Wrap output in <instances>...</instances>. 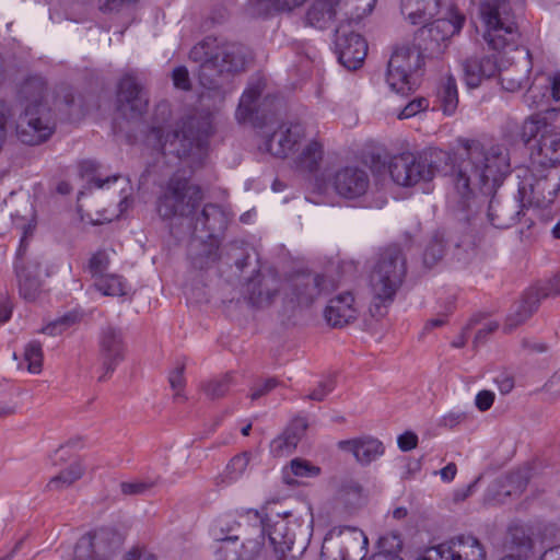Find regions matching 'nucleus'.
Listing matches in <instances>:
<instances>
[{
    "mask_svg": "<svg viewBox=\"0 0 560 560\" xmlns=\"http://www.w3.org/2000/svg\"><path fill=\"white\" fill-rule=\"evenodd\" d=\"M171 387L176 390V396H179V390L184 387V366H177L171 372L168 376Z\"/></svg>",
    "mask_w": 560,
    "mask_h": 560,
    "instance_id": "nucleus-61",
    "label": "nucleus"
},
{
    "mask_svg": "<svg viewBox=\"0 0 560 560\" xmlns=\"http://www.w3.org/2000/svg\"><path fill=\"white\" fill-rule=\"evenodd\" d=\"M340 8V0H313L306 13L308 25L325 30L330 26Z\"/></svg>",
    "mask_w": 560,
    "mask_h": 560,
    "instance_id": "nucleus-31",
    "label": "nucleus"
},
{
    "mask_svg": "<svg viewBox=\"0 0 560 560\" xmlns=\"http://www.w3.org/2000/svg\"><path fill=\"white\" fill-rule=\"evenodd\" d=\"M289 471L295 476L301 478H314L320 474V468L316 465H313L311 462L302 458H294L291 460L289 468L284 470V479L285 482L291 485L293 480L289 477Z\"/></svg>",
    "mask_w": 560,
    "mask_h": 560,
    "instance_id": "nucleus-39",
    "label": "nucleus"
},
{
    "mask_svg": "<svg viewBox=\"0 0 560 560\" xmlns=\"http://www.w3.org/2000/svg\"><path fill=\"white\" fill-rule=\"evenodd\" d=\"M315 186L319 191H326L331 186L341 198L354 200L369 190L370 176L363 168L347 166L317 177Z\"/></svg>",
    "mask_w": 560,
    "mask_h": 560,
    "instance_id": "nucleus-11",
    "label": "nucleus"
},
{
    "mask_svg": "<svg viewBox=\"0 0 560 560\" xmlns=\"http://www.w3.org/2000/svg\"><path fill=\"white\" fill-rule=\"evenodd\" d=\"M306 429V420L303 418H296L288 425V428L284 430V433L289 434L293 441L299 443L302 436L304 435Z\"/></svg>",
    "mask_w": 560,
    "mask_h": 560,
    "instance_id": "nucleus-55",
    "label": "nucleus"
},
{
    "mask_svg": "<svg viewBox=\"0 0 560 560\" xmlns=\"http://www.w3.org/2000/svg\"><path fill=\"white\" fill-rule=\"evenodd\" d=\"M398 446L402 452H409L417 447L418 436L411 431H407L398 436Z\"/></svg>",
    "mask_w": 560,
    "mask_h": 560,
    "instance_id": "nucleus-59",
    "label": "nucleus"
},
{
    "mask_svg": "<svg viewBox=\"0 0 560 560\" xmlns=\"http://www.w3.org/2000/svg\"><path fill=\"white\" fill-rule=\"evenodd\" d=\"M378 544L382 552L388 556H396L402 549L401 536L396 532L388 533L381 537Z\"/></svg>",
    "mask_w": 560,
    "mask_h": 560,
    "instance_id": "nucleus-47",
    "label": "nucleus"
},
{
    "mask_svg": "<svg viewBox=\"0 0 560 560\" xmlns=\"http://www.w3.org/2000/svg\"><path fill=\"white\" fill-rule=\"evenodd\" d=\"M405 275L406 258L399 246L392 245L380 253L370 273L373 304L380 315L381 307L394 301Z\"/></svg>",
    "mask_w": 560,
    "mask_h": 560,
    "instance_id": "nucleus-7",
    "label": "nucleus"
},
{
    "mask_svg": "<svg viewBox=\"0 0 560 560\" xmlns=\"http://www.w3.org/2000/svg\"><path fill=\"white\" fill-rule=\"evenodd\" d=\"M189 60L197 65L195 75L200 85L222 101L223 86L246 69L249 54L241 44L207 37L190 49Z\"/></svg>",
    "mask_w": 560,
    "mask_h": 560,
    "instance_id": "nucleus-2",
    "label": "nucleus"
},
{
    "mask_svg": "<svg viewBox=\"0 0 560 560\" xmlns=\"http://www.w3.org/2000/svg\"><path fill=\"white\" fill-rule=\"evenodd\" d=\"M324 155V145L317 139H312L302 149L296 158V164L307 171H314L319 165Z\"/></svg>",
    "mask_w": 560,
    "mask_h": 560,
    "instance_id": "nucleus-33",
    "label": "nucleus"
},
{
    "mask_svg": "<svg viewBox=\"0 0 560 560\" xmlns=\"http://www.w3.org/2000/svg\"><path fill=\"white\" fill-rule=\"evenodd\" d=\"M230 221L229 214L218 205H206L201 213L196 220V230H201L208 233L207 237L214 238L218 233H221L228 226Z\"/></svg>",
    "mask_w": 560,
    "mask_h": 560,
    "instance_id": "nucleus-30",
    "label": "nucleus"
},
{
    "mask_svg": "<svg viewBox=\"0 0 560 560\" xmlns=\"http://www.w3.org/2000/svg\"><path fill=\"white\" fill-rule=\"evenodd\" d=\"M278 384H279L278 380L268 378L264 383L256 385L252 389L250 399L256 400V399L267 395L269 392H271L273 388H276Z\"/></svg>",
    "mask_w": 560,
    "mask_h": 560,
    "instance_id": "nucleus-58",
    "label": "nucleus"
},
{
    "mask_svg": "<svg viewBox=\"0 0 560 560\" xmlns=\"http://www.w3.org/2000/svg\"><path fill=\"white\" fill-rule=\"evenodd\" d=\"M429 107V101L424 97H417L409 102L397 115L399 119H407L424 112Z\"/></svg>",
    "mask_w": 560,
    "mask_h": 560,
    "instance_id": "nucleus-52",
    "label": "nucleus"
},
{
    "mask_svg": "<svg viewBox=\"0 0 560 560\" xmlns=\"http://www.w3.org/2000/svg\"><path fill=\"white\" fill-rule=\"evenodd\" d=\"M148 106V98L140 83L131 74H126L118 84L117 107L127 118L141 116Z\"/></svg>",
    "mask_w": 560,
    "mask_h": 560,
    "instance_id": "nucleus-19",
    "label": "nucleus"
},
{
    "mask_svg": "<svg viewBox=\"0 0 560 560\" xmlns=\"http://www.w3.org/2000/svg\"><path fill=\"white\" fill-rule=\"evenodd\" d=\"M335 388V382L331 377H327L318 383V385L307 395L306 398L314 401H323L328 394Z\"/></svg>",
    "mask_w": 560,
    "mask_h": 560,
    "instance_id": "nucleus-53",
    "label": "nucleus"
},
{
    "mask_svg": "<svg viewBox=\"0 0 560 560\" xmlns=\"http://www.w3.org/2000/svg\"><path fill=\"white\" fill-rule=\"evenodd\" d=\"M357 307L351 292L332 298L325 308V318L332 327H342L357 318Z\"/></svg>",
    "mask_w": 560,
    "mask_h": 560,
    "instance_id": "nucleus-26",
    "label": "nucleus"
},
{
    "mask_svg": "<svg viewBox=\"0 0 560 560\" xmlns=\"http://www.w3.org/2000/svg\"><path fill=\"white\" fill-rule=\"evenodd\" d=\"M560 108L545 106L527 117V150L532 167H557L560 164V131L556 122Z\"/></svg>",
    "mask_w": 560,
    "mask_h": 560,
    "instance_id": "nucleus-6",
    "label": "nucleus"
},
{
    "mask_svg": "<svg viewBox=\"0 0 560 560\" xmlns=\"http://www.w3.org/2000/svg\"><path fill=\"white\" fill-rule=\"evenodd\" d=\"M306 0H258L259 13L289 12L301 7Z\"/></svg>",
    "mask_w": 560,
    "mask_h": 560,
    "instance_id": "nucleus-43",
    "label": "nucleus"
},
{
    "mask_svg": "<svg viewBox=\"0 0 560 560\" xmlns=\"http://www.w3.org/2000/svg\"><path fill=\"white\" fill-rule=\"evenodd\" d=\"M548 91L552 101H560V71L541 72L535 75L532 85L527 89L532 100L529 107L538 112L545 106H551Z\"/></svg>",
    "mask_w": 560,
    "mask_h": 560,
    "instance_id": "nucleus-22",
    "label": "nucleus"
},
{
    "mask_svg": "<svg viewBox=\"0 0 560 560\" xmlns=\"http://www.w3.org/2000/svg\"><path fill=\"white\" fill-rule=\"evenodd\" d=\"M125 560H158V558L147 549L135 548L126 555Z\"/></svg>",
    "mask_w": 560,
    "mask_h": 560,
    "instance_id": "nucleus-64",
    "label": "nucleus"
},
{
    "mask_svg": "<svg viewBox=\"0 0 560 560\" xmlns=\"http://www.w3.org/2000/svg\"><path fill=\"white\" fill-rule=\"evenodd\" d=\"M238 524L233 518L226 516L219 518L212 527V535L219 544L224 539H238L236 530Z\"/></svg>",
    "mask_w": 560,
    "mask_h": 560,
    "instance_id": "nucleus-41",
    "label": "nucleus"
},
{
    "mask_svg": "<svg viewBox=\"0 0 560 560\" xmlns=\"http://www.w3.org/2000/svg\"><path fill=\"white\" fill-rule=\"evenodd\" d=\"M24 360L27 363V370L37 374L43 366V350L40 343L36 341L30 342L24 350Z\"/></svg>",
    "mask_w": 560,
    "mask_h": 560,
    "instance_id": "nucleus-44",
    "label": "nucleus"
},
{
    "mask_svg": "<svg viewBox=\"0 0 560 560\" xmlns=\"http://www.w3.org/2000/svg\"><path fill=\"white\" fill-rule=\"evenodd\" d=\"M533 182L529 184V205L536 208H547L553 203L560 190V168L532 167Z\"/></svg>",
    "mask_w": 560,
    "mask_h": 560,
    "instance_id": "nucleus-16",
    "label": "nucleus"
},
{
    "mask_svg": "<svg viewBox=\"0 0 560 560\" xmlns=\"http://www.w3.org/2000/svg\"><path fill=\"white\" fill-rule=\"evenodd\" d=\"M523 492V485L521 482L520 475H511L504 478L501 481L500 489L497 491L498 497L504 494L505 497H510L512 494H521Z\"/></svg>",
    "mask_w": 560,
    "mask_h": 560,
    "instance_id": "nucleus-50",
    "label": "nucleus"
},
{
    "mask_svg": "<svg viewBox=\"0 0 560 560\" xmlns=\"http://www.w3.org/2000/svg\"><path fill=\"white\" fill-rule=\"evenodd\" d=\"M444 0H401V13L411 24H423L440 12Z\"/></svg>",
    "mask_w": 560,
    "mask_h": 560,
    "instance_id": "nucleus-28",
    "label": "nucleus"
},
{
    "mask_svg": "<svg viewBox=\"0 0 560 560\" xmlns=\"http://www.w3.org/2000/svg\"><path fill=\"white\" fill-rule=\"evenodd\" d=\"M262 83L250 84L243 93L238 107L236 109V118L240 121L248 119L255 110V103L261 93Z\"/></svg>",
    "mask_w": 560,
    "mask_h": 560,
    "instance_id": "nucleus-37",
    "label": "nucleus"
},
{
    "mask_svg": "<svg viewBox=\"0 0 560 560\" xmlns=\"http://www.w3.org/2000/svg\"><path fill=\"white\" fill-rule=\"evenodd\" d=\"M172 80L177 89L188 91L191 88L189 72L184 66L176 67L172 71Z\"/></svg>",
    "mask_w": 560,
    "mask_h": 560,
    "instance_id": "nucleus-54",
    "label": "nucleus"
},
{
    "mask_svg": "<svg viewBox=\"0 0 560 560\" xmlns=\"http://www.w3.org/2000/svg\"><path fill=\"white\" fill-rule=\"evenodd\" d=\"M296 445L298 443L293 441L289 434L283 432L281 435L272 440L270 448L276 456H284L291 454Z\"/></svg>",
    "mask_w": 560,
    "mask_h": 560,
    "instance_id": "nucleus-49",
    "label": "nucleus"
},
{
    "mask_svg": "<svg viewBox=\"0 0 560 560\" xmlns=\"http://www.w3.org/2000/svg\"><path fill=\"white\" fill-rule=\"evenodd\" d=\"M249 460L250 455L246 452L234 456L228 464L224 476H219L215 478V483H229L240 479L246 471Z\"/></svg>",
    "mask_w": 560,
    "mask_h": 560,
    "instance_id": "nucleus-36",
    "label": "nucleus"
},
{
    "mask_svg": "<svg viewBox=\"0 0 560 560\" xmlns=\"http://www.w3.org/2000/svg\"><path fill=\"white\" fill-rule=\"evenodd\" d=\"M441 108L445 115H453L458 105V93L456 81L453 77H447L439 91Z\"/></svg>",
    "mask_w": 560,
    "mask_h": 560,
    "instance_id": "nucleus-35",
    "label": "nucleus"
},
{
    "mask_svg": "<svg viewBox=\"0 0 560 560\" xmlns=\"http://www.w3.org/2000/svg\"><path fill=\"white\" fill-rule=\"evenodd\" d=\"M306 137V127L302 122H287L267 139L266 150L277 158H287L295 152L302 139Z\"/></svg>",
    "mask_w": 560,
    "mask_h": 560,
    "instance_id": "nucleus-20",
    "label": "nucleus"
},
{
    "mask_svg": "<svg viewBox=\"0 0 560 560\" xmlns=\"http://www.w3.org/2000/svg\"><path fill=\"white\" fill-rule=\"evenodd\" d=\"M464 22V15L451 7L447 8L443 18L436 19L433 23L425 25L419 31L418 36L422 40L429 42L423 50L429 51L431 56L442 54L445 42L459 33Z\"/></svg>",
    "mask_w": 560,
    "mask_h": 560,
    "instance_id": "nucleus-13",
    "label": "nucleus"
},
{
    "mask_svg": "<svg viewBox=\"0 0 560 560\" xmlns=\"http://www.w3.org/2000/svg\"><path fill=\"white\" fill-rule=\"evenodd\" d=\"M500 82L502 88L509 92H516L522 88V78H514L509 73L501 75Z\"/></svg>",
    "mask_w": 560,
    "mask_h": 560,
    "instance_id": "nucleus-62",
    "label": "nucleus"
},
{
    "mask_svg": "<svg viewBox=\"0 0 560 560\" xmlns=\"http://www.w3.org/2000/svg\"><path fill=\"white\" fill-rule=\"evenodd\" d=\"M77 320V316L73 314H68L62 318L56 320L51 325L47 326L44 331L49 335H58L61 334L66 328L70 325L74 324Z\"/></svg>",
    "mask_w": 560,
    "mask_h": 560,
    "instance_id": "nucleus-56",
    "label": "nucleus"
},
{
    "mask_svg": "<svg viewBox=\"0 0 560 560\" xmlns=\"http://www.w3.org/2000/svg\"><path fill=\"white\" fill-rule=\"evenodd\" d=\"M277 280L275 278H264L260 283V285L264 287V290L260 289L258 292L253 290L250 294V300L259 306L269 304L272 301L275 293L277 291L276 287L270 285V283L275 284Z\"/></svg>",
    "mask_w": 560,
    "mask_h": 560,
    "instance_id": "nucleus-45",
    "label": "nucleus"
},
{
    "mask_svg": "<svg viewBox=\"0 0 560 560\" xmlns=\"http://www.w3.org/2000/svg\"><path fill=\"white\" fill-rule=\"evenodd\" d=\"M254 515L261 524L262 535L268 537L276 560H299L305 550L304 536L313 526V510L311 505L305 508V517L299 520L291 512L267 515L264 520L257 511Z\"/></svg>",
    "mask_w": 560,
    "mask_h": 560,
    "instance_id": "nucleus-5",
    "label": "nucleus"
},
{
    "mask_svg": "<svg viewBox=\"0 0 560 560\" xmlns=\"http://www.w3.org/2000/svg\"><path fill=\"white\" fill-rule=\"evenodd\" d=\"M423 58L424 50L420 46L408 43L397 45L387 65L386 82L389 89L401 95L416 90Z\"/></svg>",
    "mask_w": 560,
    "mask_h": 560,
    "instance_id": "nucleus-8",
    "label": "nucleus"
},
{
    "mask_svg": "<svg viewBox=\"0 0 560 560\" xmlns=\"http://www.w3.org/2000/svg\"><path fill=\"white\" fill-rule=\"evenodd\" d=\"M369 545L365 534L354 527L334 528L325 537L323 549L331 555L339 549L334 560H359Z\"/></svg>",
    "mask_w": 560,
    "mask_h": 560,
    "instance_id": "nucleus-14",
    "label": "nucleus"
},
{
    "mask_svg": "<svg viewBox=\"0 0 560 560\" xmlns=\"http://www.w3.org/2000/svg\"><path fill=\"white\" fill-rule=\"evenodd\" d=\"M85 467L79 459L73 460L70 465L62 469L58 475L54 476L47 483L46 488L49 491H61L69 488L75 481L82 478Z\"/></svg>",
    "mask_w": 560,
    "mask_h": 560,
    "instance_id": "nucleus-32",
    "label": "nucleus"
},
{
    "mask_svg": "<svg viewBox=\"0 0 560 560\" xmlns=\"http://www.w3.org/2000/svg\"><path fill=\"white\" fill-rule=\"evenodd\" d=\"M110 264L109 254L106 250L96 252L90 259L89 270L92 277L96 280L102 276H106V270Z\"/></svg>",
    "mask_w": 560,
    "mask_h": 560,
    "instance_id": "nucleus-46",
    "label": "nucleus"
},
{
    "mask_svg": "<svg viewBox=\"0 0 560 560\" xmlns=\"http://www.w3.org/2000/svg\"><path fill=\"white\" fill-rule=\"evenodd\" d=\"M98 346L104 370L100 381H105L125 359L126 346L121 330L113 326L104 327L100 335Z\"/></svg>",
    "mask_w": 560,
    "mask_h": 560,
    "instance_id": "nucleus-18",
    "label": "nucleus"
},
{
    "mask_svg": "<svg viewBox=\"0 0 560 560\" xmlns=\"http://www.w3.org/2000/svg\"><path fill=\"white\" fill-rule=\"evenodd\" d=\"M453 560H486L481 541L472 535H458L450 540Z\"/></svg>",
    "mask_w": 560,
    "mask_h": 560,
    "instance_id": "nucleus-29",
    "label": "nucleus"
},
{
    "mask_svg": "<svg viewBox=\"0 0 560 560\" xmlns=\"http://www.w3.org/2000/svg\"><path fill=\"white\" fill-rule=\"evenodd\" d=\"M118 547L119 538L116 534L108 529H98L78 540L72 560H108Z\"/></svg>",
    "mask_w": 560,
    "mask_h": 560,
    "instance_id": "nucleus-15",
    "label": "nucleus"
},
{
    "mask_svg": "<svg viewBox=\"0 0 560 560\" xmlns=\"http://www.w3.org/2000/svg\"><path fill=\"white\" fill-rule=\"evenodd\" d=\"M495 395L491 390H480L475 398V406L480 411L489 410L494 402Z\"/></svg>",
    "mask_w": 560,
    "mask_h": 560,
    "instance_id": "nucleus-57",
    "label": "nucleus"
},
{
    "mask_svg": "<svg viewBox=\"0 0 560 560\" xmlns=\"http://www.w3.org/2000/svg\"><path fill=\"white\" fill-rule=\"evenodd\" d=\"M202 200L199 186L188 179L173 176L156 200V212L163 220L190 215Z\"/></svg>",
    "mask_w": 560,
    "mask_h": 560,
    "instance_id": "nucleus-10",
    "label": "nucleus"
},
{
    "mask_svg": "<svg viewBox=\"0 0 560 560\" xmlns=\"http://www.w3.org/2000/svg\"><path fill=\"white\" fill-rule=\"evenodd\" d=\"M418 560H453L450 541L428 548Z\"/></svg>",
    "mask_w": 560,
    "mask_h": 560,
    "instance_id": "nucleus-51",
    "label": "nucleus"
},
{
    "mask_svg": "<svg viewBox=\"0 0 560 560\" xmlns=\"http://www.w3.org/2000/svg\"><path fill=\"white\" fill-rule=\"evenodd\" d=\"M262 549L258 539H247L240 542L238 539H224L215 549L218 560H256Z\"/></svg>",
    "mask_w": 560,
    "mask_h": 560,
    "instance_id": "nucleus-27",
    "label": "nucleus"
},
{
    "mask_svg": "<svg viewBox=\"0 0 560 560\" xmlns=\"http://www.w3.org/2000/svg\"><path fill=\"white\" fill-rule=\"evenodd\" d=\"M466 419L465 412L462 411H451L444 415L440 420V425L446 428H454L462 423Z\"/></svg>",
    "mask_w": 560,
    "mask_h": 560,
    "instance_id": "nucleus-60",
    "label": "nucleus"
},
{
    "mask_svg": "<svg viewBox=\"0 0 560 560\" xmlns=\"http://www.w3.org/2000/svg\"><path fill=\"white\" fill-rule=\"evenodd\" d=\"M211 132V116L207 114L183 119L167 131L153 128L148 141L154 140L164 155H175L191 168H197L207 156V138Z\"/></svg>",
    "mask_w": 560,
    "mask_h": 560,
    "instance_id": "nucleus-4",
    "label": "nucleus"
},
{
    "mask_svg": "<svg viewBox=\"0 0 560 560\" xmlns=\"http://www.w3.org/2000/svg\"><path fill=\"white\" fill-rule=\"evenodd\" d=\"M334 287V282L322 275L305 272L292 277L285 283L284 295L290 303L308 306Z\"/></svg>",
    "mask_w": 560,
    "mask_h": 560,
    "instance_id": "nucleus-12",
    "label": "nucleus"
},
{
    "mask_svg": "<svg viewBox=\"0 0 560 560\" xmlns=\"http://www.w3.org/2000/svg\"><path fill=\"white\" fill-rule=\"evenodd\" d=\"M463 72L467 86L478 88L483 80L490 79L499 72L497 57L468 58L463 62Z\"/></svg>",
    "mask_w": 560,
    "mask_h": 560,
    "instance_id": "nucleus-25",
    "label": "nucleus"
},
{
    "mask_svg": "<svg viewBox=\"0 0 560 560\" xmlns=\"http://www.w3.org/2000/svg\"><path fill=\"white\" fill-rule=\"evenodd\" d=\"M504 129L510 137L520 136L523 138L525 136L523 122L511 117L506 118Z\"/></svg>",
    "mask_w": 560,
    "mask_h": 560,
    "instance_id": "nucleus-63",
    "label": "nucleus"
},
{
    "mask_svg": "<svg viewBox=\"0 0 560 560\" xmlns=\"http://www.w3.org/2000/svg\"><path fill=\"white\" fill-rule=\"evenodd\" d=\"M485 25L483 39L494 49L514 46L520 37L518 27L503 0H487L479 5Z\"/></svg>",
    "mask_w": 560,
    "mask_h": 560,
    "instance_id": "nucleus-9",
    "label": "nucleus"
},
{
    "mask_svg": "<svg viewBox=\"0 0 560 560\" xmlns=\"http://www.w3.org/2000/svg\"><path fill=\"white\" fill-rule=\"evenodd\" d=\"M338 448L349 452L361 465H369L384 454L383 443L373 436H361L338 442Z\"/></svg>",
    "mask_w": 560,
    "mask_h": 560,
    "instance_id": "nucleus-24",
    "label": "nucleus"
},
{
    "mask_svg": "<svg viewBox=\"0 0 560 560\" xmlns=\"http://www.w3.org/2000/svg\"><path fill=\"white\" fill-rule=\"evenodd\" d=\"M155 486L150 480H132L120 483V491L125 495H142L149 492Z\"/></svg>",
    "mask_w": 560,
    "mask_h": 560,
    "instance_id": "nucleus-48",
    "label": "nucleus"
},
{
    "mask_svg": "<svg viewBox=\"0 0 560 560\" xmlns=\"http://www.w3.org/2000/svg\"><path fill=\"white\" fill-rule=\"evenodd\" d=\"M336 48L339 61L349 70H355L363 63L368 54L365 39L353 31H348L345 23L336 28Z\"/></svg>",
    "mask_w": 560,
    "mask_h": 560,
    "instance_id": "nucleus-17",
    "label": "nucleus"
},
{
    "mask_svg": "<svg viewBox=\"0 0 560 560\" xmlns=\"http://www.w3.org/2000/svg\"><path fill=\"white\" fill-rule=\"evenodd\" d=\"M24 238L21 240L20 247L18 249L16 258L18 261L15 264L16 277L19 280V288L21 295L28 301H33L36 299L38 292L42 288L40 280V267L42 264L37 259H33L27 262L26 266H21L19 261L22 260V257L25 253Z\"/></svg>",
    "mask_w": 560,
    "mask_h": 560,
    "instance_id": "nucleus-23",
    "label": "nucleus"
},
{
    "mask_svg": "<svg viewBox=\"0 0 560 560\" xmlns=\"http://www.w3.org/2000/svg\"><path fill=\"white\" fill-rule=\"evenodd\" d=\"M392 179L399 186L411 187L429 183L436 175L448 178L450 207L465 209L481 194H491L501 176L508 172V153L499 144L486 145L466 141L454 158L447 152L433 150L420 155L402 153L388 165Z\"/></svg>",
    "mask_w": 560,
    "mask_h": 560,
    "instance_id": "nucleus-1",
    "label": "nucleus"
},
{
    "mask_svg": "<svg viewBox=\"0 0 560 560\" xmlns=\"http://www.w3.org/2000/svg\"><path fill=\"white\" fill-rule=\"evenodd\" d=\"M545 287V279H538L532 282L529 288H527V315L536 313L544 300L555 298L549 290L542 289Z\"/></svg>",
    "mask_w": 560,
    "mask_h": 560,
    "instance_id": "nucleus-38",
    "label": "nucleus"
},
{
    "mask_svg": "<svg viewBox=\"0 0 560 560\" xmlns=\"http://www.w3.org/2000/svg\"><path fill=\"white\" fill-rule=\"evenodd\" d=\"M445 254V236L443 233H435L425 246L423 262L432 267L436 265Z\"/></svg>",
    "mask_w": 560,
    "mask_h": 560,
    "instance_id": "nucleus-40",
    "label": "nucleus"
},
{
    "mask_svg": "<svg viewBox=\"0 0 560 560\" xmlns=\"http://www.w3.org/2000/svg\"><path fill=\"white\" fill-rule=\"evenodd\" d=\"M16 102L23 107L16 127L21 142L38 145L47 141L55 131L56 121L48 105L45 80L34 75L21 82L16 91Z\"/></svg>",
    "mask_w": 560,
    "mask_h": 560,
    "instance_id": "nucleus-3",
    "label": "nucleus"
},
{
    "mask_svg": "<svg viewBox=\"0 0 560 560\" xmlns=\"http://www.w3.org/2000/svg\"><path fill=\"white\" fill-rule=\"evenodd\" d=\"M510 173V161L508 160V172L504 173L494 190L491 194H481L475 203H471L470 207L465 209H458L455 207H451L454 211H468L477 206L482 198H487L491 196L492 198L489 201L487 217L491 225L498 229H508L514 225L518 221V217L521 214L522 206H520V210L515 211L512 207L502 206L501 202L494 198V194L497 188L501 185L503 178Z\"/></svg>",
    "mask_w": 560,
    "mask_h": 560,
    "instance_id": "nucleus-21",
    "label": "nucleus"
},
{
    "mask_svg": "<svg viewBox=\"0 0 560 560\" xmlns=\"http://www.w3.org/2000/svg\"><path fill=\"white\" fill-rule=\"evenodd\" d=\"M233 384V375L226 373L207 382L203 386L206 395L211 399L223 397Z\"/></svg>",
    "mask_w": 560,
    "mask_h": 560,
    "instance_id": "nucleus-42",
    "label": "nucleus"
},
{
    "mask_svg": "<svg viewBox=\"0 0 560 560\" xmlns=\"http://www.w3.org/2000/svg\"><path fill=\"white\" fill-rule=\"evenodd\" d=\"M94 285L103 295L107 296H122L126 295L129 290L126 280L115 273H108L97 278L94 281Z\"/></svg>",
    "mask_w": 560,
    "mask_h": 560,
    "instance_id": "nucleus-34",
    "label": "nucleus"
}]
</instances>
